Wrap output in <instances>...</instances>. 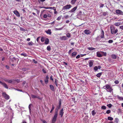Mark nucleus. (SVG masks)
Wrapping results in <instances>:
<instances>
[{
	"label": "nucleus",
	"mask_w": 123,
	"mask_h": 123,
	"mask_svg": "<svg viewBox=\"0 0 123 123\" xmlns=\"http://www.w3.org/2000/svg\"><path fill=\"white\" fill-rule=\"evenodd\" d=\"M110 30L111 33L112 34H116L118 31V30L117 29L115 30V27L112 25H111L110 26Z\"/></svg>",
	"instance_id": "obj_1"
},
{
	"label": "nucleus",
	"mask_w": 123,
	"mask_h": 123,
	"mask_svg": "<svg viewBox=\"0 0 123 123\" xmlns=\"http://www.w3.org/2000/svg\"><path fill=\"white\" fill-rule=\"evenodd\" d=\"M104 89H105L108 92H111L113 91V89L108 84H107L103 87Z\"/></svg>",
	"instance_id": "obj_2"
},
{
	"label": "nucleus",
	"mask_w": 123,
	"mask_h": 123,
	"mask_svg": "<svg viewBox=\"0 0 123 123\" xmlns=\"http://www.w3.org/2000/svg\"><path fill=\"white\" fill-rule=\"evenodd\" d=\"M71 5L70 4L64 6L62 8V10H65L69 9L72 7Z\"/></svg>",
	"instance_id": "obj_3"
},
{
	"label": "nucleus",
	"mask_w": 123,
	"mask_h": 123,
	"mask_svg": "<svg viewBox=\"0 0 123 123\" xmlns=\"http://www.w3.org/2000/svg\"><path fill=\"white\" fill-rule=\"evenodd\" d=\"M2 94V95L6 99L8 100L9 99V96L5 92L3 93Z\"/></svg>",
	"instance_id": "obj_4"
},
{
	"label": "nucleus",
	"mask_w": 123,
	"mask_h": 123,
	"mask_svg": "<svg viewBox=\"0 0 123 123\" xmlns=\"http://www.w3.org/2000/svg\"><path fill=\"white\" fill-rule=\"evenodd\" d=\"M57 114H55L52 120V123H55L56 120Z\"/></svg>",
	"instance_id": "obj_5"
},
{
	"label": "nucleus",
	"mask_w": 123,
	"mask_h": 123,
	"mask_svg": "<svg viewBox=\"0 0 123 123\" xmlns=\"http://www.w3.org/2000/svg\"><path fill=\"white\" fill-rule=\"evenodd\" d=\"M31 97L33 98H37L40 100H42L43 98V97H40L39 96L37 95L31 94Z\"/></svg>",
	"instance_id": "obj_6"
},
{
	"label": "nucleus",
	"mask_w": 123,
	"mask_h": 123,
	"mask_svg": "<svg viewBox=\"0 0 123 123\" xmlns=\"http://www.w3.org/2000/svg\"><path fill=\"white\" fill-rule=\"evenodd\" d=\"M77 54V52H73L72 54H71L70 56L72 58H74L76 56Z\"/></svg>",
	"instance_id": "obj_7"
},
{
	"label": "nucleus",
	"mask_w": 123,
	"mask_h": 123,
	"mask_svg": "<svg viewBox=\"0 0 123 123\" xmlns=\"http://www.w3.org/2000/svg\"><path fill=\"white\" fill-rule=\"evenodd\" d=\"M99 36H101V38H104V32L102 29L101 30V33Z\"/></svg>",
	"instance_id": "obj_8"
},
{
	"label": "nucleus",
	"mask_w": 123,
	"mask_h": 123,
	"mask_svg": "<svg viewBox=\"0 0 123 123\" xmlns=\"http://www.w3.org/2000/svg\"><path fill=\"white\" fill-rule=\"evenodd\" d=\"M116 13L120 15H122L123 14V12L119 10H117L116 11Z\"/></svg>",
	"instance_id": "obj_9"
},
{
	"label": "nucleus",
	"mask_w": 123,
	"mask_h": 123,
	"mask_svg": "<svg viewBox=\"0 0 123 123\" xmlns=\"http://www.w3.org/2000/svg\"><path fill=\"white\" fill-rule=\"evenodd\" d=\"M13 12L14 14L16 15L18 17H19L20 16V14L18 12L17 10H14L13 11Z\"/></svg>",
	"instance_id": "obj_10"
},
{
	"label": "nucleus",
	"mask_w": 123,
	"mask_h": 123,
	"mask_svg": "<svg viewBox=\"0 0 123 123\" xmlns=\"http://www.w3.org/2000/svg\"><path fill=\"white\" fill-rule=\"evenodd\" d=\"M64 110L63 108L62 109L60 110V113H59V115H60L61 116V117H62L64 113V112H63Z\"/></svg>",
	"instance_id": "obj_11"
},
{
	"label": "nucleus",
	"mask_w": 123,
	"mask_h": 123,
	"mask_svg": "<svg viewBox=\"0 0 123 123\" xmlns=\"http://www.w3.org/2000/svg\"><path fill=\"white\" fill-rule=\"evenodd\" d=\"M77 8V6H76L71 9L69 12H73L76 10Z\"/></svg>",
	"instance_id": "obj_12"
},
{
	"label": "nucleus",
	"mask_w": 123,
	"mask_h": 123,
	"mask_svg": "<svg viewBox=\"0 0 123 123\" xmlns=\"http://www.w3.org/2000/svg\"><path fill=\"white\" fill-rule=\"evenodd\" d=\"M96 54L97 56L98 57H102V55H101L102 54L101 53V51H98L97 52Z\"/></svg>",
	"instance_id": "obj_13"
},
{
	"label": "nucleus",
	"mask_w": 123,
	"mask_h": 123,
	"mask_svg": "<svg viewBox=\"0 0 123 123\" xmlns=\"http://www.w3.org/2000/svg\"><path fill=\"white\" fill-rule=\"evenodd\" d=\"M84 32L86 34L88 35L90 34L91 32L89 30L86 29L84 31Z\"/></svg>",
	"instance_id": "obj_14"
},
{
	"label": "nucleus",
	"mask_w": 123,
	"mask_h": 123,
	"mask_svg": "<svg viewBox=\"0 0 123 123\" xmlns=\"http://www.w3.org/2000/svg\"><path fill=\"white\" fill-rule=\"evenodd\" d=\"M60 38L61 40H66L67 39L66 37L65 36L60 37Z\"/></svg>",
	"instance_id": "obj_15"
},
{
	"label": "nucleus",
	"mask_w": 123,
	"mask_h": 123,
	"mask_svg": "<svg viewBox=\"0 0 123 123\" xmlns=\"http://www.w3.org/2000/svg\"><path fill=\"white\" fill-rule=\"evenodd\" d=\"M49 77L48 75H47L46 76V78L44 79L45 82L46 84H47L48 81Z\"/></svg>",
	"instance_id": "obj_16"
},
{
	"label": "nucleus",
	"mask_w": 123,
	"mask_h": 123,
	"mask_svg": "<svg viewBox=\"0 0 123 123\" xmlns=\"http://www.w3.org/2000/svg\"><path fill=\"white\" fill-rule=\"evenodd\" d=\"M1 84L6 89L8 88V87L7 86V85L5 83L2 82Z\"/></svg>",
	"instance_id": "obj_17"
},
{
	"label": "nucleus",
	"mask_w": 123,
	"mask_h": 123,
	"mask_svg": "<svg viewBox=\"0 0 123 123\" xmlns=\"http://www.w3.org/2000/svg\"><path fill=\"white\" fill-rule=\"evenodd\" d=\"M49 87L50 89L52 91H55L54 87L53 85H50Z\"/></svg>",
	"instance_id": "obj_18"
},
{
	"label": "nucleus",
	"mask_w": 123,
	"mask_h": 123,
	"mask_svg": "<svg viewBox=\"0 0 123 123\" xmlns=\"http://www.w3.org/2000/svg\"><path fill=\"white\" fill-rule=\"evenodd\" d=\"M102 38H101V36H99L97 37L95 39L96 40V41H100L101 39Z\"/></svg>",
	"instance_id": "obj_19"
},
{
	"label": "nucleus",
	"mask_w": 123,
	"mask_h": 123,
	"mask_svg": "<svg viewBox=\"0 0 123 123\" xmlns=\"http://www.w3.org/2000/svg\"><path fill=\"white\" fill-rule=\"evenodd\" d=\"M45 44H49V40L48 38H46L45 40Z\"/></svg>",
	"instance_id": "obj_20"
},
{
	"label": "nucleus",
	"mask_w": 123,
	"mask_h": 123,
	"mask_svg": "<svg viewBox=\"0 0 123 123\" xmlns=\"http://www.w3.org/2000/svg\"><path fill=\"white\" fill-rule=\"evenodd\" d=\"M60 107L59 106H57L56 109L55 113V114H57L58 115V110L60 108Z\"/></svg>",
	"instance_id": "obj_21"
},
{
	"label": "nucleus",
	"mask_w": 123,
	"mask_h": 123,
	"mask_svg": "<svg viewBox=\"0 0 123 123\" xmlns=\"http://www.w3.org/2000/svg\"><path fill=\"white\" fill-rule=\"evenodd\" d=\"M117 97L120 100H123V97H120L118 95L117 96Z\"/></svg>",
	"instance_id": "obj_22"
},
{
	"label": "nucleus",
	"mask_w": 123,
	"mask_h": 123,
	"mask_svg": "<svg viewBox=\"0 0 123 123\" xmlns=\"http://www.w3.org/2000/svg\"><path fill=\"white\" fill-rule=\"evenodd\" d=\"M46 32L49 35H51V30H50L49 29L47 31H46Z\"/></svg>",
	"instance_id": "obj_23"
},
{
	"label": "nucleus",
	"mask_w": 123,
	"mask_h": 123,
	"mask_svg": "<svg viewBox=\"0 0 123 123\" xmlns=\"http://www.w3.org/2000/svg\"><path fill=\"white\" fill-rule=\"evenodd\" d=\"M14 80H9L8 82L10 83H14Z\"/></svg>",
	"instance_id": "obj_24"
},
{
	"label": "nucleus",
	"mask_w": 123,
	"mask_h": 123,
	"mask_svg": "<svg viewBox=\"0 0 123 123\" xmlns=\"http://www.w3.org/2000/svg\"><path fill=\"white\" fill-rule=\"evenodd\" d=\"M10 59L11 61H13V59L16 60V58L15 57H13L12 56H11L10 57Z\"/></svg>",
	"instance_id": "obj_25"
},
{
	"label": "nucleus",
	"mask_w": 123,
	"mask_h": 123,
	"mask_svg": "<svg viewBox=\"0 0 123 123\" xmlns=\"http://www.w3.org/2000/svg\"><path fill=\"white\" fill-rule=\"evenodd\" d=\"M121 23L120 22H118L115 23L114 24V25L116 26H119L120 25H121Z\"/></svg>",
	"instance_id": "obj_26"
},
{
	"label": "nucleus",
	"mask_w": 123,
	"mask_h": 123,
	"mask_svg": "<svg viewBox=\"0 0 123 123\" xmlns=\"http://www.w3.org/2000/svg\"><path fill=\"white\" fill-rule=\"evenodd\" d=\"M111 57L113 59H115L116 58L117 56L115 54H113L111 55Z\"/></svg>",
	"instance_id": "obj_27"
},
{
	"label": "nucleus",
	"mask_w": 123,
	"mask_h": 123,
	"mask_svg": "<svg viewBox=\"0 0 123 123\" xmlns=\"http://www.w3.org/2000/svg\"><path fill=\"white\" fill-rule=\"evenodd\" d=\"M101 53L102 55L103 56H105L106 55V52H105L103 51H101Z\"/></svg>",
	"instance_id": "obj_28"
},
{
	"label": "nucleus",
	"mask_w": 123,
	"mask_h": 123,
	"mask_svg": "<svg viewBox=\"0 0 123 123\" xmlns=\"http://www.w3.org/2000/svg\"><path fill=\"white\" fill-rule=\"evenodd\" d=\"M102 73H99L96 74V76L98 77L99 78L102 75Z\"/></svg>",
	"instance_id": "obj_29"
},
{
	"label": "nucleus",
	"mask_w": 123,
	"mask_h": 123,
	"mask_svg": "<svg viewBox=\"0 0 123 123\" xmlns=\"http://www.w3.org/2000/svg\"><path fill=\"white\" fill-rule=\"evenodd\" d=\"M77 0H72L71 2V3L72 4L74 5L75 4Z\"/></svg>",
	"instance_id": "obj_30"
},
{
	"label": "nucleus",
	"mask_w": 123,
	"mask_h": 123,
	"mask_svg": "<svg viewBox=\"0 0 123 123\" xmlns=\"http://www.w3.org/2000/svg\"><path fill=\"white\" fill-rule=\"evenodd\" d=\"M59 105L58 106L60 107L62 104V100L61 99L59 100Z\"/></svg>",
	"instance_id": "obj_31"
},
{
	"label": "nucleus",
	"mask_w": 123,
	"mask_h": 123,
	"mask_svg": "<svg viewBox=\"0 0 123 123\" xmlns=\"http://www.w3.org/2000/svg\"><path fill=\"white\" fill-rule=\"evenodd\" d=\"M91 113L92 116H94L96 114V112H95L94 110H93L92 111Z\"/></svg>",
	"instance_id": "obj_32"
},
{
	"label": "nucleus",
	"mask_w": 123,
	"mask_h": 123,
	"mask_svg": "<svg viewBox=\"0 0 123 123\" xmlns=\"http://www.w3.org/2000/svg\"><path fill=\"white\" fill-rule=\"evenodd\" d=\"M93 62L92 61H90L89 63V66L90 67H92L93 65Z\"/></svg>",
	"instance_id": "obj_33"
},
{
	"label": "nucleus",
	"mask_w": 123,
	"mask_h": 123,
	"mask_svg": "<svg viewBox=\"0 0 123 123\" xmlns=\"http://www.w3.org/2000/svg\"><path fill=\"white\" fill-rule=\"evenodd\" d=\"M32 105V104H30L29 105V109L30 113H31V106Z\"/></svg>",
	"instance_id": "obj_34"
},
{
	"label": "nucleus",
	"mask_w": 123,
	"mask_h": 123,
	"mask_svg": "<svg viewBox=\"0 0 123 123\" xmlns=\"http://www.w3.org/2000/svg\"><path fill=\"white\" fill-rule=\"evenodd\" d=\"M20 55L22 56H23L24 57H26L27 56V55L25 53H22L20 54Z\"/></svg>",
	"instance_id": "obj_35"
},
{
	"label": "nucleus",
	"mask_w": 123,
	"mask_h": 123,
	"mask_svg": "<svg viewBox=\"0 0 123 123\" xmlns=\"http://www.w3.org/2000/svg\"><path fill=\"white\" fill-rule=\"evenodd\" d=\"M55 108L54 106L53 105H52V107L51 109V110L50 112L51 113Z\"/></svg>",
	"instance_id": "obj_36"
},
{
	"label": "nucleus",
	"mask_w": 123,
	"mask_h": 123,
	"mask_svg": "<svg viewBox=\"0 0 123 123\" xmlns=\"http://www.w3.org/2000/svg\"><path fill=\"white\" fill-rule=\"evenodd\" d=\"M119 121V120L117 118H116L115 119V122L116 123H118Z\"/></svg>",
	"instance_id": "obj_37"
},
{
	"label": "nucleus",
	"mask_w": 123,
	"mask_h": 123,
	"mask_svg": "<svg viewBox=\"0 0 123 123\" xmlns=\"http://www.w3.org/2000/svg\"><path fill=\"white\" fill-rule=\"evenodd\" d=\"M29 69L28 68H24L22 69V70L23 71H25L28 70Z\"/></svg>",
	"instance_id": "obj_38"
},
{
	"label": "nucleus",
	"mask_w": 123,
	"mask_h": 123,
	"mask_svg": "<svg viewBox=\"0 0 123 123\" xmlns=\"http://www.w3.org/2000/svg\"><path fill=\"white\" fill-rule=\"evenodd\" d=\"M98 69V67L97 66H95L93 68V69L95 70V71H97Z\"/></svg>",
	"instance_id": "obj_39"
},
{
	"label": "nucleus",
	"mask_w": 123,
	"mask_h": 123,
	"mask_svg": "<svg viewBox=\"0 0 123 123\" xmlns=\"http://www.w3.org/2000/svg\"><path fill=\"white\" fill-rule=\"evenodd\" d=\"M42 70L44 73L46 74L47 73V71L46 69H43Z\"/></svg>",
	"instance_id": "obj_40"
},
{
	"label": "nucleus",
	"mask_w": 123,
	"mask_h": 123,
	"mask_svg": "<svg viewBox=\"0 0 123 123\" xmlns=\"http://www.w3.org/2000/svg\"><path fill=\"white\" fill-rule=\"evenodd\" d=\"M108 120L110 121H112L113 120V118L110 117H108Z\"/></svg>",
	"instance_id": "obj_41"
},
{
	"label": "nucleus",
	"mask_w": 123,
	"mask_h": 123,
	"mask_svg": "<svg viewBox=\"0 0 123 123\" xmlns=\"http://www.w3.org/2000/svg\"><path fill=\"white\" fill-rule=\"evenodd\" d=\"M47 49L49 51H50L51 50L50 47V46H48L47 47Z\"/></svg>",
	"instance_id": "obj_42"
},
{
	"label": "nucleus",
	"mask_w": 123,
	"mask_h": 123,
	"mask_svg": "<svg viewBox=\"0 0 123 123\" xmlns=\"http://www.w3.org/2000/svg\"><path fill=\"white\" fill-rule=\"evenodd\" d=\"M49 9H53L55 11L56 10V8L55 7H49Z\"/></svg>",
	"instance_id": "obj_43"
},
{
	"label": "nucleus",
	"mask_w": 123,
	"mask_h": 123,
	"mask_svg": "<svg viewBox=\"0 0 123 123\" xmlns=\"http://www.w3.org/2000/svg\"><path fill=\"white\" fill-rule=\"evenodd\" d=\"M63 28V27L60 28H55V30H62Z\"/></svg>",
	"instance_id": "obj_44"
},
{
	"label": "nucleus",
	"mask_w": 123,
	"mask_h": 123,
	"mask_svg": "<svg viewBox=\"0 0 123 123\" xmlns=\"http://www.w3.org/2000/svg\"><path fill=\"white\" fill-rule=\"evenodd\" d=\"M45 40V38L43 37H42L41 39V42H43Z\"/></svg>",
	"instance_id": "obj_45"
},
{
	"label": "nucleus",
	"mask_w": 123,
	"mask_h": 123,
	"mask_svg": "<svg viewBox=\"0 0 123 123\" xmlns=\"http://www.w3.org/2000/svg\"><path fill=\"white\" fill-rule=\"evenodd\" d=\"M33 44V42L32 41H31L28 43V44L29 45H32Z\"/></svg>",
	"instance_id": "obj_46"
},
{
	"label": "nucleus",
	"mask_w": 123,
	"mask_h": 123,
	"mask_svg": "<svg viewBox=\"0 0 123 123\" xmlns=\"http://www.w3.org/2000/svg\"><path fill=\"white\" fill-rule=\"evenodd\" d=\"M108 12H104L103 13V15L104 16H106L108 15Z\"/></svg>",
	"instance_id": "obj_47"
},
{
	"label": "nucleus",
	"mask_w": 123,
	"mask_h": 123,
	"mask_svg": "<svg viewBox=\"0 0 123 123\" xmlns=\"http://www.w3.org/2000/svg\"><path fill=\"white\" fill-rule=\"evenodd\" d=\"M88 49L89 50H92L95 49L92 47H90Z\"/></svg>",
	"instance_id": "obj_48"
},
{
	"label": "nucleus",
	"mask_w": 123,
	"mask_h": 123,
	"mask_svg": "<svg viewBox=\"0 0 123 123\" xmlns=\"http://www.w3.org/2000/svg\"><path fill=\"white\" fill-rule=\"evenodd\" d=\"M113 41L112 40H110L108 41V42L109 43H111L113 42Z\"/></svg>",
	"instance_id": "obj_49"
},
{
	"label": "nucleus",
	"mask_w": 123,
	"mask_h": 123,
	"mask_svg": "<svg viewBox=\"0 0 123 123\" xmlns=\"http://www.w3.org/2000/svg\"><path fill=\"white\" fill-rule=\"evenodd\" d=\"M70 34L69 33H68L66 34L67 37L68 38L69 37H70Z\"/></svg>",
	"instance_id": "obj_50"
},
{
	"label": "nucleus",
	"mask_w": 123,
	"mask_h": 123,
	"mask_svg": "<svg viewBox=\"0 0 123 123\" xmlns=\"http://www.w3.org/2000/svg\"><path fill=\"white\" fill-rule=\"evenodd\" d=\"M111 111L110 110H108L106 111V113L107 114H109L110 113Z\"/></svg>",
	"instance_id": "obj_51"
},
{
	"label": "nucleus",
	"mask_w": 123,
	"mask_h": 123,
	"mask_svg": "<svg viewBox=\"0 0 123 123\" xmlns=\"http://www.w3.org/2000/svg\"><path fill=\"white\" fill-rule=\"evenodd\" d=\"M101 108L103 109H105L106 108V107L104 106H103L101 107Z\"/></svg>",
	"instance_id": "obj_52"
},
{
	"label": "nucleus",
	"mask_w": 123,
	"mask_h": 123,
	"mask_svg": "<svg viewBox=\"0 0 123 123\" xmlns=\"http://www.w3.org/2000/svg\"><path fill=\"white\" fill-rule=\"evenodd\" d=\"M71 50H70L68 52V54L70 55L71 54Z\"/></svg>",
	"instance_id": "obj_53"
},
{
	"label": "nucleus",
	"mask_w": 123,
	"mask_h": 123,
	"mask_svg": "<svg viewBox=\"0 0 123 123\" xmlns=\"http://www.w3.org/2000/svg\"><path fill=\"white\" fill-rule=\"evenodd\" d=\"M40 37H39L37 38L36 40L37 42H38L39 41Z\"/></svg>",
	"instance_id": "obj_54"
},
{
	"label": "nucleus",
	"mask_w": 123,
	"mask_h": 123,
	"mask_svg": "<svg viewBox=\"0 0 123 123\" xmlns=\"http://www.w3.org/2000/svg\"><path fill=\"white\" fill-rule=\"evenodd\" d=\"M61 16H59V17H58L57 18V19H56V20L58 21L59 20H60L61 19Z\"/></svg>",
	"instance_id": "obj_55"
},
{
	"label": "nucleus",
	"mask_w": 123,
	"mask_h": 123,
	"mask_svg": "<svg viewBox=\"0 0 123 123\" xmlns=\"http://www.w3.org/2000/svg\"><path fill=\"white\" fill-rule=\"evenodd\" d=\"M119 81L118 80H116L115 81L114 83L116 84H118L119 83Z\"/></svg>",
	"instance_id": "obj_56"
},
{
	"label": "nucleus",
	"mask_w": 123,
	"mask_h": 123,
	"mask_svg": "<svg viewBox=\"0 0 123 123\" xmlns=\"http://www.w3.org/2000/svg\"><path fill=\"white\" fill-rule=\"evenodd\" d=\"M112 105L111 104H109L107 105V106L109 108H111L112 106Z\"/></svg>",
	"instance_id": "obj_57"
},
{
	"label": "nucleus",
	"mask_w": 123,
	"mask_h": 123,
	"mask_svg": "<svg viewBox=\"0 0 123 123\" xmlns=\"http://www.w3.org/2000/svg\"><path fill=\"white\" fill-rule=\"evenodd\" d=\"M64 17L65 19H67L69 17V16L68 15H67L65 16Z\"/></svg>",
	"instance_id": "obj_58"
},
{
	"label": "nucleus",
	"mask_w": 123,
	"mask_h": 123,
	"mask_svg": "<svg viewBox=\"0 0 123 123\" xmlns=\"http://www.w3.org/2000/svg\"><path fill=\"white\" fill-rule=\"evenodd\" d=\"M20 30L21 31H25V30L24 29V28H22V27H20Z\"/></svg>",
	"instance_id": "obj_59"
},
{
	"label": "nucleus",
	"mask_w": 123,
	"mask_h": 123,
	"mask_svg": "<svg viewBox=\"0 0 123 123\" xmlns=\"http://www.w3.org/2000/svg\"><path fill=\"white\" fill-rule=\"evenodd\" d=\"M104 6V5L103 4H101L100 6V7H103Z\"/></svg>",
	"instance_id": "obj_60"
},
{
	"label": "nucleus",
	"mask_w": 123,
	"mask_h": 123,
	"mask_svg": "<svg viewBox=\"0 0 123 123\" xmlns=\"http://www.w3.org/2000/svg\"><path fill=\"white\" fill-rule=\"evenodd\" d=\"M53 76L51 75L50 77V79L51 80H52L53 81H54V79L53 78Z\"/></svg>",
	"instance_id": "obj_61"
},
{
	"label": "nucleus",
	"mask_w": 123,
	"mask_h": 123,
	"mask_svg": "<svg viewBox=\"0 0 123 123\" xmlns=\"http://www.w3.org/2000/svg\"><path fill=\"white\" fill-rule=\"evenodd\" d=\"M72 99L73 101H74V103H75L76 102V101H75V98H72Z\"/></svg>",
	"instance_id": "obj_62"
},
{
	"label": "nucleus",
	"mask_w": 123,
	"mask_h": 123,
	"mask_svg": "<svg viewBox=\"0 0 123 123\" xmlns=\"http://www.w3.org/2000/svg\"><path fill=\"white\" fill-rule=\"evenodd\" d=\"M80 57V55H78L76 57V59H78Z\"/></svg>",
	"instance_id": "obj_63"
},
{
	"label": "nucleus",
	"mask_w": 123,
	"mask_h": 123,
	"mask_svg": "<svg viewBox=\"0 0 123 123\" xmlns=\"http://www.w3.org/2000/svg\"><path fill=\"white\" fill-rule=\"evenodd\" d=\"M42 121L43 122V123H47L46 122L45 120H42Z\"/></svg>",
	"instance_id": "obj_64"
}]
</instances>
